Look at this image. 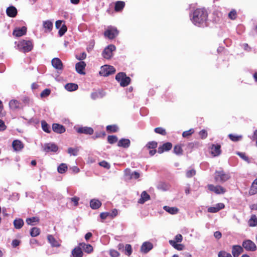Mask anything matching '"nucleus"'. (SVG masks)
Masks as SVG:
<instances>
[{
  "label": "nucleus",
  "mask_w": 257,
  "mask_h": 257,
  "mask_svg": "<svg viewBox=\"0 0 257 257\" xmlns=\"http://www.w3.org/2000/svg\"><path fill=\"white\" fill-rule=\"evenodd\" d=\"M192 23L198 27L206 26L208 20V13L205 9H197L190 15Z\"/></svg>",
  "instance_id": "nucleus-1"
},
{
  "label": "nucleus",
  "mask_w": 257,
  "mask_h": 257,
  "mask_svg": "<svg viewBox=\"0 0 257 257\" xmlns=\"http://www.w3.org/2000/svg\"><path fill=\"white\" fill-rule=\"evenodd\" d=\"M17 48L20 51L27 53L32 50L33 44L30 40H22L18 42Z\"/></svg>",
  "instance_id": "nucleus-2"
},
{
  "label": "nucleus",
  "mask_w": 257,
  "mask_h": 257,
  "mask_svg": "<svg viewBox=\"0 0 257 257\" xmlns=\"http://www.w3.org/2000/svg\"><path fill=\"white\" fill-rule=\"evenodd\" d=\"M230 178L229 173L224 172L222 170L216 171L214 174V179L216 182L223 183Z\"/></svg>",
  "instance_id": "nucleus-3"
},
{
  "label": "nucleus",
  "mask_w": 257,
  "mask_h": 257,
  "mask_svg": "<svg viewBox=\"0 0 257 257\" xmlns=\"http://www.w3.org/2000/svg\"><path fill=\"white\" fill-rule=\"evenodd\" d=\"M115 79L120 83V86L122 87L127 86L131 81L130 78L126 76L125 74L123 72L118 73L115 76Z\"/></svg>",
  "instance_id": "nucleus-4"
},
{
  "label": "nucleus",
  "mask_w": 257,
  "mask_h": 257,
  "mask_svg": "<svg viewBox=\"0 0 257 257\" xmlns=\"http://www.w3.org/2000/svg\"><path fill=\"white\" fill-rule=\"evenodd\" d=\"M115 71V68L110 65H105L101 66L99 71V74L103 76H107Z\"/></svg>",
  "instance_id": "nucleus-5"
},
{
  "label": "nucleus",
  "mask_w": 257,
  "mask_h": 257,
  "mask_svg": "<svg viewBox=\"0 0 257 257\" xmlns=\"http://www.w3.org/2000/svg\"><path fill=\"white\" fill-rule=\"evenodd\" d=\"M115 49L116 47L114 45H109L104 49L102 55L105 59H109L112 57V52Z\"/></svg>",
  "instance_id": "nucleus-6"
},
{
  "label": "nucleus",
  "mask_w": 257,
  "mask_h": 257,
  "mask_svg": "<svg viewBox=\"0 0 257 257\" xmlns=\"http://www.w3.org/2000/svg\"><path fill=\"white\" fill-rule=\"evenodd\" d=\"M208 189L216 194H223L226 192V189L220 185L214 186L212 184L207 185Z\"/></svg>",
  "instance_id": "nucleus-7"
},
{
  "label": "nucleus",
  "mask_w": 257,
  "mask_h": 257,
  "mask_svg": "<svg viewBox=\"0 0 257 257\" xmlns=\"http://www.w3.org/2000/svg\"><path fill=\"white\" fill-rule=\"evenodd\" d=\"M118 34V32L116 28L109 27L104 32V35L109 39L114 38Z\"/></svg>",
  "instance_id": "nucleus-8"
},
{
  "label": "nucleus",
  "mask_w": 257,
  "mask_h": 257,
  "mask_svg": "<svg viewBox=\"0 0 257 257\" xmlns=\"http://www.w3.org/2000/svg\"><path fill=\"white\" fill-rule=\"evenodd\" d=\"M242 245V247L247 251H253L256 249L255 244L249 239L243 241Z\"/></svg>",
  "instance_id": "nucleus-9"
},
{
  "label": "nucleus",
  "mask_w": 257,
  "mask_h": 257,
  "mask_svg": "<svg viewBox=\"0 0 257 257\" xmlns=\"http://www.w3.org/2000/svg\"><path fill=\"white\" fill-rule=\"evenodd\" d=\"M221 146L218 144H212L210 147V153L213 157H217L221 154Z\"/></svg>",
  "instance_id": "nucleus-10"
},
{
  "label": "nucleus",
  "mask_w": 257,
  "mask_h": 257,
  "mask_svg": "<svg viewBox=\"0 0 257 257\" xmlns=\"http://www.w3.org/2000/svg\"><path fill=\"white\" fill-rule=\"evenodd\" d=\"M243 251V247L239 245H233L232 246L231 253L233 257H238Z\"/></svg>",
  "instance_id": "nucleus-11"
},
{
  "label": "nucleus",
  "mask_w": 257,
  "mask_h": 257,
  "mask_svg": "<svg viewBox=\"0 0 257 257\" xmlns=\"http://www.w3.org/2000/svg\"><path fill=\"white\" fill-rule=\"evenodd\" d=\"M52 66L58 70H62L63 65L61 60L58 58H54L51 61Z\"/></svg>",
  "instance_id": "nucleus-12"
},
{
  "label": "nucleus",
  "mask_w": 257,
  "mask_h": 257,
  "mask_svg": "<svg viewBox=\"0 0 257 257\" xmlns=\"http://www.w3.org/2000/svg\"><path fill=\"white\" fill-rule=\"evenodd\" d=\"M224 208V204L222 203H219L214 206L209 207L207 209V211L210 213H216Z\"/></svg>",
  "instance_id": "nucleus-13"
},
{
  "label": "nucleus",
  "mask_w": 257,
  "mask_h": 257,
  "mask_svg": "<svg viewBox=\"0 0 257 257\" xmlns=\"http://www.w3.org/2000/svg\"><path fill=\"white\" fill-rule=\"evenodd\" d=\"M86 67V64L83 61H80L76 64L75 69L77 72L80 74H85L84 70Z\"/></svg>",
  "instance_id": "nucleus-14"
},
{
  "label": "nucleus",
  "mask_w": 257,
  "mask_h": 257,
  "mask_svg": "<svg viewBox=\"0 0 257 257\" xmlns=\"http://www.w3.org/2000/svg\"><path fill=\"white\" fill-rule=\"evenodd\" d=\"M77 132L79 134L91 135L93 133V130L90 127L84 126L80 127L77 129Z\"/></svg>",
  "instance_id": "nucleus-15"
},
{
  "label": "nucleus",
  "mask_w": 257,
  "mask_h": 257,
  "mask_svg": "<svg viewBox=\"0 0 257 257\" xmlns=\"http://www.w3.org/2000/svg\"><path fill=\"white\" fill-rule=\"evenodd\" d=\"M53 131L58 134H62L65 132V127L58 123H54L52 125Z\"/></svg>",
  "instance_id": "nucleus-16"
},
{
  "label": "nucleus",
  "mask_w": 257,
  "mask_h": 257,
  "mask_svg": "<svg viewBox=\"0 0 257 257\" xmlns=\"http://www.w3.org/2000/svg\"><path fill=\"white\" fill-rule=\"evenodd\" d=\"M27 32V28L25 27H23L21 28H17L13 31V35L16 37H21L26 34Z\"/></svg>",
  "instance_id": "nucleus-17"
},
{
  "label": "nucleus",
  "mask_w": 257,
  "mask_h": 257,
  "mask_svg": "<svg viewBox=\"0 0 257 257\" xmlns=\"http://www.w3.org/2000/svg\"><path fill=\"white\" fill-rule=\"evenodd\" d=\"M153 244L150 242H145L142 245L141 250L144 253H147L153 248Z\"/></svg>",
  "instance_id": "nucleus-18"
},
{
  "label": "nucleus",
  "mask_w": 257,
  "mask_h": 257,
  "mask_svg": "<svg viewBox=\"0 0 257 257\" xmlns=\"http://www.w3.org/2000/svg\"><path fill=\"white\" fill-rule=\"evenodd\" d=\"M172 147V145L171 143H166L164 144L162 146L159 147L158 152L159 154L163 153L164 151H168L171 150Z\"/></svg>",
  "instance_id": "nucleus-19"
},
{
  "label": "nucleus",
  "mask_w": 257,
  "mask_h": 257,
  "mask_svg": "<svg viewBox=\"0 0 257 257\" xmlns=\"http://www.w3.org/2000/svg\"><path fill=\"white\" fill-rule=\"evenodd\" d=\"M58 150V147L54 144L48 143L45 145L44 151L48 152L50 151L56 152Z\"/></svg>",
  "instance_id": "nucleus-20"
},
{
  "label": "nucleus",
  "mask_w": 257,
  "mask_h": 257,
  "mask_svg": "<svg viewBox=\"0 0 257 257\" xmlns=\"http://www.w3.org/2000/svg\"><path fill=\"white\" fill-rule=\"evenodd\" d=\"M47 239L48 240L49 242L51 244L52 246L59 247L60 246V244L59 243L58 241L57 240L53 235H48L47 236Z\"/></svg>",
  "instance_id": "nucleus-21"
},
{
  "label": "nucleus",
  "mask_w": 257,
  "mask_h": 257,
  "mask_svg": "<svg viewBox=\"0 0 257 257\" xmlns=\"http://www.w3.org/2000/svg\"><path fill=\"white\" fill-rule=\"evenodd\" d=\"M6 13L8 16L14 18L17 14V10L15 7L11 6L7 8Z\"/></svg>",
  "instance_id": "nucleus-22"
},
{
  "label": "nucleus",
  "mask_w": 257,
  "mask_h": 257,
  "mask_svg": "<svg viewBox=\"0 0 257 257\" xmlns=\"http://www.w3.org/2000/svg\"><path fill=\"white\" fill-rule=\"evenodd\" d=\"M130 144L131 142L130 140L127 139H121L118 141L117 146L118 147L127 148L130 147Z\"/></svg>",
  "instance_id": "nucleus-23"
},
{
  "label": "nucleus",
  "mask_w": 257,
  "mask_h": 257,
  "mask_svg": "<svg viewBox=\"0 0 257 257\" xmlns=\"http://www.w3.org/2000/svg\"><path fill=\"white\" fill-rule=\"evenodd\" d=\"M79 246L84 251L88 253H91L93 251V247L90 244L82 242L79 243Z\"/></svg>",
  "instance_id": "nucleus-24"
},
{
  "label": "nucleus",
  "mask_w": 257,
  "mask_h": 257,
  "mask_svg": "<svg viewBox=\"0 0 257 257\" xmlns=\"http://www.w3.org/2000/svg\"><path fill=\"white\" fill-rule=\"evenodd\" d=\"M72 254L73 257H82L83 252L81 247L79 245L74 248L72 251Z\"/></svg>",
  "instance_id": "nucleus-25"
},
{
  "label": "nucleus",
  "mask_w": 257,
  "mask_h": 257,
  "mask_svg": "<svg viewBox=\"0 0 257 257\" xmlns=\"http://www.w3.org/2000/svg\"><path fill=\"white\" fill-rule=\"evenodd\" d=\"M150 199V195L144 191L142 193L141 198L138 200V203L140 204H144L146 201L149 200Z\"/></svg>",
  "instance_id": "nucleus-26"
},
{
  "label": "nucleus",
  "mask_w": 257,
  "mask_h": 257,
  "mask_svg": "<svg viewBox=\"0 0 257 257\" xmlns=\"http://www.w3.org/2000/svg\"><path fill=\"white\" fill-rule=\"evenodd\" d=\"M163 209L171 214H176L179 212V209L176 207H169L168 206H164Z\"/></svg>",
  "instance_id": "nucleus-27"
},
{
  "label": "nucleus",
  "mask_w": 257,
  "mask_h": 257,
  "mask_svg": "<svg viewBox=\"0 0 257 257\" xmlns=\"http://www.w3.org/2000/svg\"><path fill=\"white\" fill-rule=\"evenodd\" d=\"M12 146L14 149L16 151H20L24 147L23 143L19 140L14 141Z\"/></svg>",
  "instance_id": "nucleus-28"
},
{
  "label": "nucleus",
  "mask_w": 257,
  "mask_h": 257,
  "mask_svg": "<svg viewBox=\"0 0 257 257\" xmlns=\"http://www.w3.org/2000/svg\"><path fill=\"white\" fill-rule=\"evenodd\" d=\"M101 205V202L97 199H92L90 202V206L93 209H97Z\"/></svg>",
  "instance_id": "nucleus-29"
},
{
  "label": "nucleus",
  "mask_w": 257,
  "mask_h": 257,
  "mask_svg": "<svg viewBox=\"0 0 257 257\" xmlns=\"http://www.w3.org/2000/svg\"><path fill=\"white\" fill-rule=\"evenodd\" d=\"M9 107L12 110H16L20 108V102L15 99H12L9 102Z\"/></svg>",
  "instance_id": "nucleus-30"
},
{
  "label": "nucleus",
  "mask_w": 257,
  "mask_h": 257,
  "mask_svg": "<svg viewBox=\"0 0 257 257\" xmlns=\"http://www.w3.org/2000/svg\"><path fill=\"white\" fill-rule=\"evenodd\" d=\"M43 26L44 29H45V31H51L53 28V23L50 21L47 20L46 21H44L43 23Z\"/></svg>",
  "instance_id": "nucleus-31"
},
{
  "label": "nucleus",
  "mask_w": 257,
  "mask_h": 257,
  "mask_svg": "<svg viewBox=\"0 0 257 257\" xmlns=\"http://www.w3.org/2000/svg\"><path fill=\"white\" fill-rule=\"evenodd\" d=\"M249 193L250 195H254L257 193V178L252 182Z\"/></svg>",
  "instance_id": "nucleus-32"
},
{
  "label": "nucleus",
  "mask_w": 257,
  "mask_h": 257,
  "mask_svg": "<svg viewBox=\"0 0 257 257\" xmlns=\"http://www.w3.org/2000/svg\"><path fill=\"white\" fill-rule=\"evenodd\" d=\"M24 225V221L22 219L17 218L14 221V225L16 229H20Z\"/></svg>",
  "instance_id": "nucleus-33"
},
{
  "label": "nucleus",
  "mask_w": 257,
  "mask_h": 257,
  "mask_svg": "<svg viewBox=\"0 0 257 257\" xmlns=\"http://www.w3.org/2000/svg\"><path fill=\"white\" fill-rule=\"evenodd\" d=\"M65 88L69 91H73L78 89V85L75 83H68L65 85Z\"/></svg>",
  "instance_id": "nucleus-34"
},
{
  "label": "nucleus",
  "mask_w": 257,
  "mask_h": 257,
  "mask_svg": "<svg viewBox=\"0 0 257 257\" xmlns=\"http://www.w3.org/2000/svg\"><path fill=\"white\" fill-rule=\"evenodd\" d=\"M248 225L251 227H254L257 225V217L255 215H252L248 220Z\"/></svg>",
  "instance_id": "nucleus-35"
},
{
  "label": "nucleus",
  "mask_w": 257,
  "mask_h": 257,
  "mask_svg": "<svg viewBox=\"0 0 257 257\" xmlns=\"http://www.w3.org/2000/svg\"><path fill=\"white\" fill-rule=\"evenodd\" d=\"M125 6L124 2L122 1H117L115 5V11L116 12L120 11L123 9Z\"/></svg>",
  "instance_id": "nucleus-36"
},
{
  "label": "nucleus",
  "mask_w": 257,
  "mask_h": 257,
  "mask_svg": "<svg viewBox=\"0 0 257 257\" xmlns=\"http://www.w3.org/2000/svg\"><path fill=\"white\" fill-rule=\"evenodd\" d=\"M169 243L173 246L175 249L178 250H181L183 248V245L181 244H177L176 241L173 240L169 241Z\"/></svg>",
  "instance_id": "nucleus-37"
},
{
  "label": "nucleus",
  "mask_w": 257,
  "mask_h": 257,
  "mask_svg": "<svg viewBox=\"0 0 257 257\" xmlns=\"http://www.w3.org/2000/svg\"><path fill=\"white\" fill-rule=\"evenodd\" d=\"M79 148L76 147V148H69L68 149L67 152L70 155H72L74 156H76L78 155V153L79 152Z\"/></svg>",
  "instance_id": "nucleus-38"
},
{
  "label": "nucleus",
  "mask_w": 257,
  "mask_h": 257,
  "mask_svg": "<svg viewBox=\"0 0 257 257\" xmlns=\"http://www.w3.org/2000/svg\"><path fill=\"white\" fill-rule=\"evenodd\" d=\"M68 169L67 166L66 164H61L57 168V171L59 173L63 174L65 173Z\"/></svg>",
  "instance_id": "nucleus-39"
},
{
  "label": "nucleus",
  "mask_w": 257,
  "mask_h": 257,
  "mask_svg": "<svg viewBox=\"0 0 257 257\" xmlns=\"http://www.w3.org/2000/svg\"><path fill=\"white\" fill-rule=\"evenodd\" d=\"M40 233V230L37 227H33L30 231V234L33 237H35L39 235Z\"/></svg>",
  "instance_id": "nucleus-40"
},
{
  "label": "nucleus",
  "mask_w": 257,
  "mask_h": 257,
  "mask_svg": "<svg viewBox=\"0 0 257 257\" xmlns=\"http://www.w3.org/2000/svg\"><path fill=\"white\" fill-rule=\"evenodd\" d=\"M41 125L42 129L44 132L46 133L50 132V126L45 121L42 120L41 121Z\"/></svg>",
  "instance_id": "nucleus-41"
},
{
  "label": "nucleus",
  "mask_w": 257,
  "mask_h": 257,
  "mask_svg": "<svg viewBox=\"0 0 257 257\" xmlns=\"http://www.w3.org/2000/svg\"><path fill=\"white\" fill-rule=\"evenodd\" d=\"M39 219L37 217H33L31 218H29L26 219V222L28 224L33 225L34 222H38Z\"/></svg>",
  "instance_id": "nucleus-42"
},
{
  "label": "nucleus",
  "mask_w": 257,
  "mask_h": 257,
  "mask_svg": "<svg viewBox=\"0 0 257 257\" xmlns=\"http://www.w3.org/2000/svg\"><path fill=\"white\" fill-rule=\"evenodd\" d=\"M124 252L126 255H130L132 253V248L130 244H127L124 247Z\"/></svg>",
  "instance_id": "nucleus-43"
},
{
  "label": "nucleus",
  "mask_w": 257,
  "mask_h": 257,
  "mask_svg": "<svg viewBox=\"0 0 257 257\" xmlns=\"http://www.w3.org/2000/svg\"><path fill=\"white\" fill-rule=\"evenodd\" d=\"M174 152L176 155H181L183 153V150L180 145H176L174 148Z\"/></svg>",
  "instance_id": "nucleus-44"
},
{
  "label": "nucleus",
  "mask_w": 257,
  "mask_h": 257,
  "mask_svg": "<svg viewBox=\"0 0 257 257\" xmlns=\"http://www.w3.org/2000/svg\"><path fill=\"white\" fill-rule=\"evenodd\" d=\"M106 130L110 132H116L118 130V127L116 125H109L106 126Z\"/></svg>",
  "instance_id": "nucleus-45"
},
{
  "label": "nucleus",
  "mask_w": 257,
  "mask_h": 257,
  "mask_svg": "<svg viewBox=\"0 0 257 257\" xmlns=\"http://www.w3.org/2000/svg\"><path fill=\"white\" fill-rule=\"evenodd\" d=\"M228 136H229L230 139L231 141H234V142H237V141L240 140L242 137V136H241V135L237 136V135H234L232 134H229Z\"/></svg>",
  "instance_id": "nucleus-46"
},
{
  "label": "nucleus",
  "mask_w": 257,
  "mask_h": 257,
  "mask_svg": "<svg viewBox=\"0 0 257 257\" xmlns=\"http://www.w3.org/2000/svg\"><path fill=\"white\" fill-rule=\"evenodd\" d=\"M67 30V27L65 25H63L62 27L59 28L58 32L59 35L60 37H62L66 32Z\"/></svg>",
  "instance_id": "nucleus-47"
},
{
  "label": "nucleus",
  "mask_w": 257,
  "mask_h": 257,
  "mask_svg": "<svg viewBox=\"0 0 257 257\" xmlns=\"http://www.w3.org/2000/svg\"><path fill=\"white\" fill-rule=\"evenodd\" d=\"M218 257H232V255L225 251H220L218 253Z\"/></svg>",
  "instance_id": "nucleus-48"
},
{
  "label": "nucleus",
  "mask_w": 257,
  "mask_h": 257,
  "mask_svg": "<svg viewBox=\"0 0 257 257\" xmlns=\"http://www.w3.org/2000/svg\"><path fill=\"white\" fill-rule=\"evenodd\" d=\"M237 16V13L234 9L232 10L228 14V17L231 20H235Z\"/></svg>",
  "instance_id": "nucleus-49"
},
{
  "label": "nucleus",
  "mask_w": 257,
  "mask_h": 257,
  "mask_svg": "<svg viewBox=\"0 0 257 257\" xmlns=\"http://www.w3.org/2000/svg\"><path fill=\"white\" fill-rule=\"evenodd\" d=\"M107 141L109 144H113L117 142V138L115 136H108Z\"/></svg>",
  "instance_id": "nucleus-50"
},
{
  "label": "nucleus",
  "mask_w": 257,
  "mask_h": 257,
  "mask_svg": "<svg viewBox=\"0 0 257 257\" xmlns=\"http://www.w3.org/2000/svg\"><path fill=\"white\" fill-rule=\"evenodd\" d=\"M157 147V143L155 141L150 142L146 145L148 149H155Z\"/></svg>",
  "instance_id": "nucleus-51"
},
{
  "label": "nucleus",
  "mask_w": 257,
  "mask_h": 257,
  "mask_svg": "<svg viewBox=\"0 0 257 257\" xmlns=\"http://www.w3.org/2000/svg\"><path fill=\"white\" fill-rule=\"evenodd\" d=\"M155 133H156L157 134H161L162 135H166V132L165 130L162 127H156L155 129Z\"/></svg>",
  "instance_id": "nucleus-52"
},
{
  "label": "nucleus",
  "mask_w": 257,
  "mask_h": 257,
  "mask_svg": "<svg viewBox=\"0 0 257 257\" xmlns=\"http://www.w3.org/2000/svg\"><path fill=\"white\" fill-rule=\"evenodd\" d=\"M133 172H132L130 169L127 168L124 170V175L128 179H131L132 174H133Z\"/></svg>",
  "instance_id": "nucleus-53"
},
{
  "label": "nucleus",
  "mask_w": 257,
  "mask_h": 257,
  "mask_svg": "<svg viewBox=\"0 0 257 257\" xmlns=\"http://www.w3.org/2000/svg\"><path fill=\"white\" fill-rule=\"evenodd\" d=\"M51 90L49 89H45L41 93V97H45L50 95Z\"/></svg>",
  "instance_id": "nucleus-54"
},
{
  "label": "nucleus",
  "mask_w": 257,
  "mask_h": 257,
  "mask_svg": "<svg viewBox=\"0 0 257 257\" xmlns=\"http://www.w3.org/2000/svg\"><path fill=\"white\" fill-rule=\"evenodd\" d=\"M194 130L193 129H190L188 131H185L183 133L182 136L183 137L186 138L190 136L194 133Z\"/></svg>",
  "instance_id": "nucleus-55"
},
{
  "label": "nucleus",
  "mask_w": 257,
  "mask_h": 257,
  "mask_svg": "<svg viewBox=\"0 0 257 257\" xmlns=\"http://www.w3.org/2000/svg\"><path fill=\"white\" fill-rule=\"evenodd\" d=\"M199 135L201 139H204L207 138V131L205 130H202L200 131L199 133Z\"/></svg>",
  "instance_id": "nucleus-56"
},
{
  "label": "nucleus",
  "mask_w": 257,
  "mask_h": 257,
  "mask_svg": "<svg viewBox=\"0 0 257 257\" xmlns=\"http://www.w3.org/2000/svg\"><path fill=\"white\" fill-rule=\"evenodd\" d=\"M109 254L111 257H118L119 255V253L114 249H110Z\"/></svg>",
  "instance_id": "nucleus-57"
},
{
  "label": "nucleus",
  "mask_w": 257,
  "mask_h": 257,
  "mask_svg": "<svg viewBox=\"0 0 257 257\" xmlns=\"http://www.w3.org/2000/svg\"><path fill=\"white\" fill-rule=\"evenodd\" d=\"M195 174V171L194 169L188 170L186 172V177L190 178Z\"/></svg>",
  "instance_id": "nucleus-58"
},
{
  "label": "nucleus",
  "mask_w": 257,
  "mask_h": 257,
  "mask_svg": "<svg viewBox=\"0 0 257 257\" xmlns=\"http://www.w3.org/2000/svg\"><path fill=\"white\" fill-rule=\"evenodd\" d=\"M99 165L100 166L103 167H104L105 168L108 169L110 167L109 164L107 162H106L105 161H103L100 162L99 163Z\"/></svg>",
  "instance_id": "nucleus-59"
},
{
  "label": "nucleus",
  "mask_w": 257,
  "mask_h": 257,
  "mask_svg": "<svg viewBox=\"0 0 257 257\" xmlns=\"http://www.w3.org/2000/svg\"><path fill=\"white\" fill-rule=\"evenodd\" d=\"M182 235L180 234H178L175 236L174 241H175L176 242H181L182 241Z\"/></svg>",
  "instance_id": "nucleus-60"
},
{
  "label": "nucleus",
  "mask_w": 257,
  "mask_h": 257,
  "mask_svg": "<svg viewBox=\"0 0 257 257\" xmlns=\"http://www.w3.org/2000/svg\"><path fill=\"white\" fill-rule=\"evenodd\" d=\"M140 177V174L137 171L133 172V174H132L131 179H137Z\"/></svg>",
  "instance_id": "nucleus-61"
},
{
  "label": "nucleus",
  "mask_w": 257,
  "mask_h": 257,
  "mask_svg": "<svg viewBox=\"0 0 257 257\" xmlns=\"http://www.w3.org/2000/svg\"><path fill=\"white\" fill-rule=\"evenodd\" d=\"M108 216H110L109 212H102L100 214V217L101 219H105Z\"/></svg>",
  "instance_id": "nucleus-62"
},
{
  "label": "nucleus",
  "mask_w": 257,
  "mask_h": 257,
  "mask_svg": "<svg viewBox=\"0 0 257 257\" xmlns=\"http://www.w3.org/2000/svg\"><path fill=\"white\" fill-rule=\"evenodd\" d=\"M237 155L244 161L247 162L248 161V157L245 155L244 153L238 152L237 153Z\"/></svg>",
  "instance_id": "nucleus-63"
},
{
  "label": "nucleus",
  "mask_w": 257,
  "mask_h": 257,
  "mask_svg": "<svg viewBox=\"0 0 257 257\" xmlns=\"http://www.w3.org/2000/svg\"><path fill=\"white\" fill-rule=\"evenodd\" d=\"M117 215V210L114 209L112 210L111 212H109V215L111 217L113 218Z\"/></svg>",
  "instance_id": "nucleus-64"
}]
</instances>
